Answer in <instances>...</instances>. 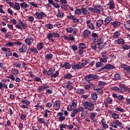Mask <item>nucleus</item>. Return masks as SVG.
Returning <instances> with one entry per match:
<instances>
[{
  "mask_svg": "<svg viewBox=\"0 0 130 130\" xmlns=\"http://www.w3.org/2000/svg\"><path fill=\"white\" fill-rule=\"evenodd\" d=\"M102 3L101 0H96L93 7H82L81 8L82 12L85 16H90L91 13L94 14H101L103 12V7L100 5Z\"/></svg>",
  "mask_w": 130,
  "mask_h": 130,
  "instance_id": "1",
  "label": "nucleus"
},
{
  "mask_svg": "<svg viewBox=\"0 0 130 130\" xmlns=\"http://www.w3.org/2000/svg\"><path fill=\"white\" fill-rule=\"evenodd\" d=\"M91 98L89 102L86 101L83 104V107L86 110H88L90 112L93 111L95 109V105H96V100L98 96H97V93L96 92H93L91 93Z\"/></svg>",
  "mask_w": 130,
  "mask_h": 130,
  "instance_id": "2",
  "label": "nucleus"
},
{
  "mask_svg": "<svg viewBox=\"0 0 130 130\" xmlns=\"http://www.w3.org/2000/svg\"><path fill=\"white\" fill-rule=\"evenodd\" d=\"M60 35L57 32H50L47 35V38L50 42H54L55 38H59Z\"/></svg>",
  "mask_w": 130,
  "mask_h": 130,
  "instance_id": "3",
  "label": "nucleus"
},
{
  "mask_svg": "<svg viewBox=\"0 0 130 130\" xmlns=\"http://www.w3.org/2000/svg\"><path fill=\"white\" fill-rule=\"evenodd\" d=\"M78 47V53L80 54V55H82V54L84 53V49H86L87 48V45H86V44L84 43H79Z\"/></svg>",
  "mask_w": 130,
  "mask_h": 130,
  "instance_id": "4",
  "label": "nucleus"
},
{
  "mask_svg": "<svg viewBox=\"0 0 130 130\" xmlns=\"http://www.w3.org/2000/svg\"><path fill=\"white\" fill-rule=\"evenodd\" d=\"M27 27V24H26V22H23L21 20H19L18 22V24H16L15 25V28L17 29H19V30H22L26 29V27Z\"/></svg>",
  "mask_w": 130,
  "mask_h": 130,
  "instance_id": "5",
  "label": "nucleus"
},
{
  "mask_svg": "<svg viewBox=\"0 0 130 130\" xmlns=\"http://www.w3.org/2000/svg\"><path fill=\"white\" fill-rule=\"evenodd\" d=\"M111 124L114 128H117V126L123 128V126L122 125L121 122L119 121V120H116L114 121H112Z\"/></svg>",
  "mask_w": 130,
  "mask_h": 130,
  "instance_id": "6",
  "label": "nucleus"
},
{
  "mask_svg": "<svg viewBox=\"0 0 130 130\" xmlns=\"http://www.w3.org/2000/svg\"><path fill=\"white\" fill-rule=\"evenodd\" d=\"M87 27L90 30H95L96 29V26L94 25V23H92L91 20L88 19L86 21Z\"/></svg>",
  "mask_w": 130,
  "mask_h": 130,
  "instance_id": "7",
  "label": "nucleus"
},
{
  "mask_svg": "<svg viewBox=\"0 0 130 130\" xmlns=\"http://www.w3.org/2000/svg\"><path fill=\"white\" fill-rule=\"evenodd\" d=\"M106 108L109 107V104L111 105L113 103V100L111 98H107L104 102Z\"/></svg>",
  "mask_w": 130,
  "mask_h": 130,
  "instance_id": "8",
  "label": "nucleus"
},
{
  "mask_svg": "<svg viewBox=\"0 0 130 130\" xmlns=\"http://www.w3.org/2000/svg\"><path fill=\"white\" fill-rule=\"evenodd\" d=\"M57 117L59 120V121H60L61 122L62 121H64L66 119H67V118L64 116L63 113L62 112H58L57 113Z\"/></svg>",
  "mask_w": 130,
  "mask_h": 130,
  "instance_id": "9",
  "label": "nucleus"
},
{
  "mask_svg": "<svg viewBox=\"0 0 130 130\" xmlns=\"http://www.w3.org/2000/svg\"><path fill=\"white\" fill-rule=\"evenodd\" d=\"M60 104H61L60 101H56L53 104V110L56 111H58L60 108Z\"/></svg>",
  "mask_w": 130,
  "mask_h": 130,
  "instance_id": "10",
  "label": "nucleus"
},
{
  "mask_svg": "<svg viewBox=\"0 0 130 130\" xmlns=\"http://www.w3.org/2000/svg\"><path fill=\"white\" fill-rule=\"evenodd\" d=\"M112 96L114 97V98H116L117 100L119 101V102H123V101H124V96L121 94L118 95L116 93H113Z\"/></svg>",
  "mask_w": 130,
  "mask_h": 130,
  "instance_id": "11",
  "label": "nucleus"
},
{
  "mask_svg": "<svg viewBox=\"0 0 130 130\" xmlns=\"http://www.w3.org/2000/svg\"><path fill=\"white\" fill-rule=\"evenodd\" d=\"M37 18L39 20L42 19V18H46V15L43 12H37L35 13Z\"/></svg>",
  "mask_w": 130,
  "mask_h": 130,
  "instance_id": "12",
  "label": "nucleus"
},
{
  "mask_svg": "<svg viewBox=\"0 0 130 130\" xmlns=\"http://www.w3.org/2000/svg\"><path fill=\"white\" fill-rule=\"evenodd\" d=\"M107 9L109 10H114L115 9V5L114 4V1L112 0H110L107 5Z\"/></svg>",
  "mask_w": 130,
  "mask_h": 130,
  "instance_id": "13",
  "label": "nucleus"
},
{
  "mask_svg": "<svg viewBox=\"0 0 130 130\" xmlns=\"http://www.w3.org/2000/svg\"><path fill=\"white\" fill-rule=\"evenodd\" d=\"M78 105V101H77V100H73L72 101V105L70 106L71 108L69 109V107H68V111H72V107H74V108H76Z\"/></svg>",
  "mask_w": 130,
  "mask_h": 130,
  "instance_id": "14",
  "label": "nucleus"
},
{
  "mask_svg": "<svg viewBox=\"0 0 130 130\" xmlns=\"http://www.w3.org/2000/svg\"><path fill=\"white\" fill-rule=\"evenodd\" d=\"M113 20V16H109L105 18L104 21L105 22V26H107L109 23L111 22V21Z\"/></svg>",
  "mask_w": 130,
  "mask_h": 130,
  "instance_id": "15",
  "label": "nucleus"
},
{
  "mask_svg": "<svg viewBox=\"0 0 130 130\" xmlns=\"http://www.w3.org/2000/svg\"><path fill=\"white\" fill-rule=\"evenodd\" d=\"M121 24V23L117 20L114 21V22L111 23V24L112 25V26H113L114 29H116V28L119 27Z\"/></svg>",
  "mask_w": 130,
  "mask_h": 130,
  "instance_id": "16",
  "label": "nucleus"
},
{
  "mask_svg": "<svg viewBox=\"0 0 130 130\" xmlns=\"http://www.w3.org/2000/svg\"><path fill=\"white\" fill-rule=\"evenodd\" d=\"M96 115H97V113L95 112H91L90 113V118L91 120H92L93 123L97 122V120L95 119Z\"/></svg>",
  "mask_w": 130,
  "mask_h": 130,
  "instance_id": "17",
  "label": "nucleus"
},
{
  "mask_svg": "<svg viewBox=\"0 0 130 130\" xmlns=\"http://www.w3.org/2000/svg\"><path fill=\"white\" fill-rule=\"evenodd\" d=\"M34 39L32 37L26 38L25 40V43L27 45L30 46L32 44V42H33Z\"/></svg>",
  "mask_w": 130,
  "mask_h": 130,
  "instance_id": "18",
  "label": "nucleus"
},
{
  "mask_svg": "<svg viewBox=\"0 0 130 130\" xmlns=\"http://www.w3.org/2000/svg\"><path fill=\"white\" fill-rule=\"evenodd\" d=\"M68 19L73 21L74 23H79V19L76 18L75 16L70 14L68 16Z\"/></svg>",
  "mask_w": 130,
  "mask_h": 130,
  "instance_id": "19",
  "label": "nucleus"
},
{
  "mask_svg": "<svg viewBox=\"0 0 130 130\" xmlns=\"http://www.w3.org/2000/svg\"><path fill=\"white\" fill-rule=\"evenodd\" d=\"M20 7L21 9L25 10V12H27V9H29V5L26 2H23L20 4Z\"/></svg>",
  "mask_w": 130,
  "mask_h": 130,
  "instance_id": "20",
  "label": "nucleus"
},
{
  "mask_svg": "<svg viewBox=\"0 0 130 130\" xmlns=\"http://www.w3.org/2000/svg\"><path fill=\"white\" fill-rule=\"evenodd\" d=\"M103 69L104 70H114L115 67L111 64H107L104 66Z\"/></svg>",
  "mask_w": 130,
  "mask_h": 130,
  "instance_id": "21",
  "label": "nucleus"
},
{
  "mask_svg": "<svg viewBox=\"0 0 130 130\" xmlns=\"http://www.w3.org/2000/svg\"><path fill=\"white\" fill-rule=\"evenodd\" d=\"M104 24V21H103V19H99L96 23H95V26L97 28H100L102 25Z\"/></svg>",
  "mask_w": 130,
  "mask_h": 130,
  "instance_id": "22",
  "label": "nucleus"
},
{
  "mask_svg": "<svg viewBox=\"0 0 130 130\" xmlns=\"http://www.w3.org/2000/svg\"><path fill=\"white\" fill-rule=\"evenodd\" d=\"M27 48H28V47L27 46V45L24 44L22 47L19 49V52L20 53H24V52H26V51L27 50Z\"/></svg>",
  "mask_w": 130,
  "mask_h": 130,
  "instance_id": "23",
  "label": "nucleus"
},
{
  "mask_svg": "<svg viewBox=\"0 0 130 130\" xmlns=\"http://www.w3.org/2000/svg\"><path fill=\"white\" fill-rule=\"evenodd\" d=\"M44 43L40 42L37 44V49L39 51H40V50H42V49H43V48H44Z\"/></svg>",
  "mask_w": 130,
  "mask_h": 130,
  "instance_id": "24",
  "label": "nucleus"
},
{
  "mask_svg": "<svg viewBox=\"0 0 130 130\" xmlns=\"http://www.w3.org/2000/svg\"><path fill=\"white\" fill-rule=\"evenodd\" d=\"M79 113L77 109H71V117H76V116Z\"/></svg>",
  "mask_w": 130,
  "mask_h": 130,
  "instance_id": "25",
  "label": "nucleus"
},
{
  "mask_svg": "<svg viewBox=\"0 0 130 130\" xmlns=\"http://www.w3.org/2000/svg\"><path fill=\"white\" fill-rule=\"evenodd\" d=\"M111 89L113 91H116L117 92H118V93H123V90L120 88H119L117 86H113L111 87Z\"/></svg>",
  "mask_w": 130,
  "mask_h": 130,
  "instance_id": "26",
  "label": "nucleus"
},
{
  "mask_svg": "<svg viewBox=\"0 0 130 130\" xmlns=\"http://www.w3.org/2000/svg\"><path fill=\"white\" fill-rule=\"evenodd\" d=\"M64 39L65 40L70 41H75V37L73 36V35H70L69 37L64 36Z\"/></svg>",
  "mask_w": 130,
  "mask_h": 130,
  "instance_id": "27",
  "label": "nucleus"
},
{
  "mask_svg": "<svg viewBox=\"0 0 130 130\" xmlns=\"http://www.w3.org/2000/svg\"><path fill=\"white\" fill-rule=\"evenodd\" d=\"M48 88H49V86L48 85L46 84H44L43 86H39V88H38V90L39 92H41L43 90H45V89H48Z\"/></svg>",
  "mask_w": 130,
  "mask_h": 130,
  "instance_id": "28",
  "label": "nucleus"
},
{
  "mask_svg": "<svg viewBox=\"0 0 130 130\" xmlns=\"http://www.w3.org/2000/svg\"><path fill=\"white\" fill-rule=\"evenodd\" d=\"M83 34L85 37H89V36H91V30L86 29L83 31Z\"/></svg>",
  "mask_w": 130,
  "mask_h": 130,
  "instance_id": "29",
  "label": "nucleus"
},
{
  "mask_svg": "<svg viewBox=\"0 0 130 130\" xmlns=\"http://www.w3.org/2000/svg\"><path fill=\"white\" fill-rule=\"evenodd\" d=\"M61 68H65V69H67V70H69L71 69V64L69 62L64 63V64H60Z\"/></svg>",
  "mask_w": 130,
  "mask_h": 130,
  "instance_id": "30",
  "label": "nucleus"
},
{
  "mask_svg": "<svg viewBox=\"0 0 130 130\" xmlns=\"http://www.w3.org/2000/svg\"><path fill=\"white\" fill-rule=\"evenodd\" d=\"M35 107H36V110H39L40 109L41 110H42L44 109V106H43L42 105H40V103H38L37 105L35 106Z\"/></svg>",
  "mask_w": 130,
  "mask_h": 130,
  "instance_id": "31",
  "label": "nucleus"
},
{
  "mask_svg": "<svg viewBox=\"0 0 130 130\" xmlns=\"http://www.w3.org/2000/svg\"><path fill=\"white\" fill-rule=\"evenodd\" d=\"M54 72H55V68L54 67H52L48 71L47 75H48V76H50V75H52Z\"/></svg>",
  "mask_w": 130,
  "mask_h": 130,
  "instance_id": "32",
  "label": "nucleus"
},
{
  "mask_svg": "<svg viewBox=\"0 0 130 130\" xmlns=\"http://www.w3.org/2000/svg\"><path fill=\"white\" fill-rule=\"evenodd\" d=\"M89 111L88 110L86 111H83L81 113V117H87V115H89Z\"/></svg>",
  "mask_w": 130,
  "mask_h": 130,
  "instance_id": "33",
  "label": "nucleus"
},
{
  "mask_svg": "<svg viewBox=\"0 0 130 130\" xmlns=\"http://www.w3.org/2000/svg\"><path fill=\"white\" fill-rule=\"evenodd\" d=\"M120 35H121V34H120V32L118 31H116V32L113 33V37L115 39H117V38H118V37H120Z\"/></svg>",
  "mask_w": 130,
  "mask_h": 130,
  "instance_id": "34",
  "label": "nucleus"
},
{
  "mask_svg": "<svg viewBox=\"0 0 130 130\" xmlns=\"http://www.w3.org/2000/svg\"><path fill=\"white\" fill-rule=\"evenodd\" d=\"M121 67L122 68V69H124L125 71H126V72H129L130 70L129 66L125 64H121Z\"/></svg>",
  "mask_w": 130,
  "mask_h": 130,
  "instance_id": "35",
  "label": "nucleus"
},
{
  "mask_svg": "<svg viewBox=\"0 0 130 130\" xmlns=\"http://www.w3.org/2000/svg\"><path fill=\"white\" fill-rule=\"evenodd\" d=\"M30 52H31V53H36L37 54L38 53V50H37V48L32 47L29 49Z\"/></svg>",
  "mask_w": 130,
  "mask_h": 130,
  "instance_id": "36",
  "label": "nucleus"
},
{
  "mask_svg": "<svg viewBox=\"0 0 130 130\" xmlns=\"http://www.w3.org/2000/svg\"><path fill=\"white\" fill-rule=\"evenodd\" d=\"M21 62L20 61H16V62L13 63L14 68H17V69H20L21 68Z\"/></svg>",
  "mask_w": 130,
  "mask_h": 130,
  "instance_id": "37",
  "label": "nucleus"
},
{
  "mask_svg": "<svg viewBox=\"0 0 130 130\" xmlns=\"http://www.w3.org/2000/svg\"><path fill=\"white\" fill-rule=\"evenodd\" d=\"M92 77H93V74H89V75H87V76H86L85 77V80H86L88 82H90V81L93 80Z\"/></svg>",
  "mask_w": 130,
  "mask_h": 130,
  "instance_id": "38",
  "label": "nucleus"
},
{
  "mask_svg": "<svg viewBox=\"0 0 130 130\" xmlns=\"http://www.w3.org/2000/svg\"><path fill=\"white\" fill-rule=\"evenodd\" d=\"M72 68L74 69V70H80V69H81L80 62L77 64H75L73 66H72Z\"/></svg>",
  "mask_w": 130,
  "mask_h": 130,
  "instance_id": "39",
  "label": "nucleus"
},
{
  "mask_svg": "<svg viewBox=\"0 0 130 130\" xmlns=\"http://www.w3.org/2000/svg\"><path fill=\"white\" fill-rule=\"evenodd\" d=\"M59 75V71H57L55 72V73H53L51 75V78H55L57 77L58 76V75Z\"/></svg>",
  "mask_w": 130,
  "mask_h": 130,
  "instance_id": "40",
  "label": "nucleus"
},
{
  "mask_svg": "<svg viewBox=\"0 0 130 130\" xmlns=\"http://www.w3.org/2000/svg\"><path fill=\"white\" fill-rule=\"evenodd\" d=\"M72 77L73 75L71 74V73H67L64 75V79H68V80H71Z\"/></svg>",
  "mask_w": 130,
  "mask_h": 130,
  "instance_id": "41",
  "label": "nucleus"
},
{
  "mask_svg": "<svg viewBox=\"0 0 130 130\" xmlns=\"http://www.w3.org/2000/svg\"><path fill=\"white\" fill-rule=\"evenodd\" d=\"M14 9H15V10H17V11L21 10V7L20 6V4L18 3H15V4L14 6Z\"/></svg>",
  "mask_w": 130,
  "mask_h": 130,
  "instance_id": "42",
  "label": "nucleus"
},
{
  "mask_svg": "<svg viewBox=\"0 0 130 130\" xmlns=\"http://www.w3.org/2000/svg\"><path fill=\"white\" fill-rule=\"evenodd\" d=\"M111 115L114 119H118L119 118L118 114H117L116 113L113 112L111 114Z\"/></svg>",
  "mask_w": 130,
  "mask_h": 130,
  "instance_id": "43",
  "label": "nucleus"
},
{
  "mask_svg": "<svg viewBox=\"0 0 130 130\" xmlns=\"http://www.w3.org/2000/svg\"><path fill=\"white\" fill-rule=\"evenodd\" d=\"M124 28L125 30H128L130 32V24L128 22L124 24Z\"/></svg>",
  "mask_w": 130,
  "mask_h": 130,
  "instance_id": "44",
  "label": "nucleus"
},
{
  "mask_svg": "<svg viewBox=\"0 0 130 130\" xmlns=\"http://www.w3.org/2000/svg\"><path fill=\"white\" fill-rule=\"evenodd\" d=\"M106 45V44H105L104 43H103L102 44H98V46L99 49H100V50H101V49H102V48H104V47H105Z\"/></svg>",
  "mask_w": 130,
  "mask_h": 130,
  "instance_id": "45",
  "label": "nucleus"
},
{
  "mask_svg": "<svg viewBox=\"0 0 130 130\" xmlns=\"http://www.w3.org/2000/svg\"><path fill=\"white\" fill-rule=\"evenodd\" d=\"M12 55L14 57H16V58H19L20 57V54L18 51L13 52Z\"/></svg>",
  "mask_w": 130,
  "mask_h": 130,
  "instance_id": "46",
  "label": "nucleus"
},
{
  "mask_svg": "<svg viewBox=\"0 0 130 130\" xmlns=\"http://www.w3.org/2000/svg\"><path fill=\"white\" fill-rule=\"evenodd\" d=\"M108 59V57L100 58V61L101 62H107V60Z\"/></svg>",
  "mask_w": 130,
  "mask_h": 130,
  "instance_id": "47",
  "label": "nucleus"
},
{
  "mask_svg": "<svg viewBox=\"0 0 130 130\" xmlns=\"http://www.w3.org/2000/svg\"><path fill=\"white\" fill-rule=\"evenodd\" d=\"M45 58L46 59H52V57H53V55L52 54H47L45 56Z\"/></svg>",
  "mask_w": 130,
  "mask_h": 130,
  "instance_id": "48",
  "label": "nucleus"
},
{
  "mask_svg": "<svg viewBox=\"0 0 130 130\" xmlns=\"http://www.w3.org/2000/svg\"><path fill=\"white\" fill-rule=\"evenodd\" d=\"M21 103L23 104H25V105H29L30 104V101L27 100H22L21 101Z\"/></svg>",
  "mask_w": 130,
  "mask_h": 130,
  "instance_id": "49",
  "label": "nucleus"
},
{
  "mask_svg": "<svg viewBox=\"0 0 130 130\" xmlns=\"http://www.w3.org/2000/svg\"><path fill=\"white\" fill-rule=\"evenodd\" d=\"M117 43L118 44H123L125 43L124 40H123V39H118L117 40Z\"/></svg>",
  "mask_w": 130,
  "mask_h": 130,
  "instance_id": "50",
  "label": "nucleus"
},
{
  "mask_svg": "<svg viewBox=\"0 0 130 130\" xmlns=\"http://www.w3.org/2000/svg\"><path fill=\"white\" fill-rule=\"evenodd\" d=\"M91 47L93 50H96L97 49V45L95 43H92L91 44Z\"/></svg>",
  "mask_w": 130,
  "mask_h": 130,
  "instance_id": "51",
  "label": "nucleus"
},
{
  "mask_svg": "<svg viewBox=\"0 0 130 130\" xmlns=\"http://www.w3.org/2000/svg\"><path fill=\"white\" fill-rule=\"evenodd\" d=\"M71 48L73 51H77L78 50V46L76 45H72Z\"/></svg>",
  "mask_w": 130,
  "mask_h": 130,
  "instance_id": "52",
  "label": "nucleus"
},
{
  "mask_svg": "<svg viewBox=\"0 0 130 130\" xmlns=\"http://www.w3.org/2000/svg\"><path fill=\"white\" fill-rule=\"evenodd\" d=\"M12 74H13V75H19V70H18L17 69H13L12 70Z\"/></svg>",
  "mask_w": 130,
  "mask_h": 130,
  "instance_id": "53",
  "label": "nucleus"
},
{
  "mask_svg": "<svg viewBox=\"0 0 130 130\" xmlns=\"http://www.w3.org/2000/svg\"><path fill=\"white\" fill-rule=\"evenodd\" d=\"M102 87L98 84V85H95L93 89L94 91H98L99 90H100Z\"/></svg>",
  "mask_w": 130,
  "mask_h": 130,
  "instance_id": "54",
  "label": "nucleus"
},
{
  "mask_svg": "<svg viewBox=\"0 0 130 130\" xmlns=\"http://www.w3.org/2000/svg\"><path fill=\"white\" fill-rule=\"evenodd\" d=\"M5 46H6V47H12V46H14V43L13 42L7 43L5 44Z\"/></svg>",
  "mask_w": 130,
  "mask_h": 130,
  "instance_id": "55",
  "label": "nucleus"
},
{
  "mask_svg": "<svg viewBox=\"0 0 130 130\" xmlns=\"http://www.w3.org/2000/svg\"><path fill=\"white\" fill-rule=\"evenodd\" d=\"M46 28L47 29H52L53 28V25L50 23L46 24Z\"/></svg>",
  "mask_w": 130,
  "mask_h": 130,
  "instance_id": "56",
  "label": "nucleus"
},
{
  "mask_svg": "<svg viewBox=\"0 0 130 130\" xmlns=\"http://www.w3.org/2000/svg\"><path fill=\"white\" fill-rule=\"evenodd\" d=\"M98 84L101 87L102 86H106V85H107V83H106V82L102 81H99Z\"/></svg>",
  "mask_w": 130,
  "mask_h": 130,
  "instance_id": "57",
  "label": "nucleus"
},
{
  "mask_svg": "<svg viewBox=\"0 0 130 130\" xmlns=\"http://www.w3.org/2000/svg\"><path fill=\"white\" fill-rule=\"evenodd\" d=\"M114 78L116 80H120V79H121V76H120V74L117 73L115 74Z\"/></svg>",
  "mask_w": 130,
  "mask_h": 130,
  "instance_id": "58",
  "label": "nucleus"
},
{
  "mask_svg": "<svg viewBox=\"0 0 130 130\" xmlns=\"http://www.w3.org/2000/svg\"><path fill=\"white\" fill-rule=\"evenodd\" d=\"M38 121L40 124H42V123H44V122L45 121V119H44V118H40L38 120Z\"/></svg>",
  "mask_w": 130,
  "mask_h": 130,
  "instance_id": "59",
  "label": "nucleus"
},
{
  "mask_svg": "<svg viewBox=\"0 0 130 130\" xmlns=\"http://www.w3.org/2000/svg\"><path fill=\"white\" fill-rule=\"evenodd\" d=\"M59 128L63 129L66 128V127H68V124H61L59 125Z\"/></svg>",
  "mask_w": 130,
  "mask_h": 130,
  "instance_id": "60",
  "label": "nucleus"
},
{
  "mask_svg": "<svg viewBox=\"0 0 130 130\" xmlns=\"http://www.w3.org/2000/svg\"><path fill=\"white\" fill-rule=\"evenodd\" d=\"M77 92L79 94H84L85 91H84V89L82 88H78L77 89Z\"/></svg>",
  "mask_w": 130,
  "mask_h": 130,
  "instance_id": "61",
  "label": "nucleus"
},
{
  "mask_svg": "<svg viewBox=\"0 0 130 130\" xmlns=\"http://www.w3.org/2000/svg\"><path fill=\"white\" fill-rule=\"evenodd\" d=\"M74 29L75 28H73L71 27H68L67 28H66V31L67 32H68V33H72V32H73Z\"/></svg>",
  "mask_w": 130,
  "mask_h": 130,
  "instance_id": "62",
  "label": "nucleus"
},
{
  "mask_svg": "<svg viewBox=\"0 0 130 130\" xmlns=\"http://www.w3.org/2000/svg\"><path fill=\"white\" fill-rule=\"evenodd\" d=\"M130 48V46L125 44L123 46V49L124 50H128Z\"/></svg>",
  "mask_w": 130,
  "mask_h": 130,
  "instance_id": "63",
  "label": "nucleus"
},
{
  "mask_svg": "<svg viewBox=\"0 0 130 130\" xmlns=\"http://www.w3.org/2000/svg\"><path fill=\"white\" fill-rule=\"evenodd\" d=\"M21 119L24 120L26 118V113L25 112H22L20 116Z\"/></svg>",
  "mask_w": 130,
  "mask_h": 130,
  "instance_id": "64",
  "label": "nucleus"
}]
</instances>
